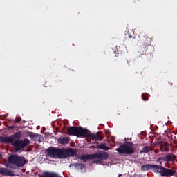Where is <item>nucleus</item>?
<instances>
[{
  "label": "nucleus",
  "mask_w": 177,
  "mask_h": 177,
  "mask_svg": "<svg viewBox=\"0 0 177 177\" xmlns=\"http://www.w3.org/2000/svg\"><path fill=\"white\" fill-rule=\"evenodd\" d=\"M21 136L19 133H16L14 136L3 138V142L4 143H12L15 146L16 151H20V150H23L30 143L28 139H25L24 141L17 140L20 139Z\"/></svg>",
  "instance_id": "obj_1"
},
{
  "label": "nucleus",
  "mask_w": 177,
  "mask_h": 177,
  "mask_svg": "<svg viewBox=\"0 0 177 177\" xmlns=\"http://www.w3.org/2000/svg\"><path fill=\"white\" fill-rule=\"evenodd\" d=\"M116 150L118 153L122 154H132L135 151V149H133V145H132V143L122 145Z\"/></svg>",
  "instance_id": "obj_2"
},
{
  "label": "nucleus",
  "mask_w": 177,
  "mask_h": 177,
  "mask_svg": "<svg viewBox=\"0 0 177 177\" xmlns=\"http://www.w3.org/2000/svg\"><path fill=\"white\" fill-rule=\"evenodd\" d=\"M107 153H97L91 155H84L82 156L83 161H88V160H106L107 158Z\"/></svg>",
  "instance_id": "obj_3"
},
{
  "label": "nucleus",
  "mask_w": 177,
  "mask_h": 177,
  "mask_svg": "<svg viewBox=\"0 0 177 177\" xmlns=\"http://www.w3.org/2000/svg\"><path fill=\"white\" fill-rule=\"evenodd\" d=\"M8 162H10V164H15L18 167H21L26 164V160L23 157L14 155L8 158Z\"/></svg>",
  "instance_id": "obj_4"
},
{
  "label": "nucleus",
  "mask_w": 177,
  "mask_h": 177,
  "mask_svg": "<svg viewBox=\"0 0 177 177\" xmlns=\"http://www.w3.org/2000/svg\"><path fill=\"white\" fill-rule=\"evenodd\" d=\"M48 156L51 158H57V157H60V149H48L47 150Z\"/></svg>",
  "instance_id": "obj_5"
},
{
  "label": "nucleus",
  "mask_w": 177,
  "mask_h": 177,
  "mask_svg": "<svg viewBox=\"0 0 177 177\" xmlns=\"http://www.w3.org/2000/svg\"><path fill=\"white\" fill-rule=\"evenodd\" d=\"M159 174H160L161 176H169L174 175V174H175V171L160 167Z\"/></svg>",
  "instance_id": "obj_6"
},
{
  "label": "nucleus",
  "mask_w": 177,
  "mask_h": 177,
  "mask_svg": "<svg viewBox=\"0 0 177 177\" xmlns=\"http://www.w3.org/2000/svg\"><path fill=\"white\" fill-rule=\"evenodd\" d=\"M0 174L1 175H5L6 176H12L13 175V172H12V171L5 168H0Z\"/></svg>",
  "instance_id": "obj_7"
},
{
  "label": "nucleus",
  "mask_w": 177,
  "mask_h": 177,
  "mask_svg": "<svg viewBox=\"0 0 177 177\" xmlns=\"http://www.w3.org/2000/svg\"><path fill=\"white\" fill-rule=\"evenodd\" d=\"M88 133V131L85 129L77 127V133L76 136H85Z\"/></svg>",
  "instance_id": "obj_8"
},
{
  "label": "nucleus",
  "mask_w": 177,
  "mask_h": 177,
  "mask_svg": "<svg viewBox=\"0 0 177 177\" xmlns=\"http://www.w3.org/2000/svg\"><path fill=\"white\" fill-rule=\"evenodd\" d=\"M78 131V128L71 127L68 129V135H74L75 136H77V133Z\"/></svg>",
  "instance_id": "obj_9"
},
{
  "label": "nucleus",
  "mask_w": 177,
  "mask_h": 177,
  "mask_svg": "<svg viewBox=\"0 0 177 177\" xmlns=\"http://www.w3.org/2000/svg\"><path fill=\"white\" fill-rule=\"evenodd\" d=\"M41 177H57V174L53 172L44 171L41 174Z\"/></svg>",
  "instance_id": "obj_10"
},
{
  "label": "nucleus",
  "mask_w": 177,
  "mask_h": 177,
  "mask_svg": "<svg viewBox=\"0 0 177 177\" xmlns=\"http://www.w3.org/2000/svg\"><path fill=\"white\" fill-rule=\"evenodd\" d=\"M161 167H159L156 165H151L150 171H153V172H160Z\"/></svg>",
  "instance_id": "obj_11"
},
{
  "label": "nucleus",
  "mask_w": 177,
  "mask_h": 177,
  "mask_svg": "<svg viewBox=\"0 0 177 177\" xmlns=\"http://www.w3.org/2000/svg\"><path fill=\"white\" fill-rule=\"evenodd\" d=\"M59 143L61 145H67L68 143V138L64 137V138H60L58 140Z\"/></svg>",
  "instance_id": "obj_12"
},
{
  "label": "nucleus",
  "mask_w": 177,
  "mask_h": 177,
  "mask_svg": "<svg viewBox=\"0 0 177 177\" xmlns=\"http://www.w3.org/2000/svg\"><path fill=\"white\" fill-rule=\"evenodd\" d=\"M176 156L175 155H167L165 156V161H174Z\"/></svg>",
  "instance_id": "obj_13"
},
{
  "label": "nucleus",
  "mask_w": 177,
  "mask_h": 177,
  "mask_svg": "<svg viewBox=\"0 0 177 177\" xmlns=\"http://www.w3.org/2000/svg\"><path fill=\"white\" fill-rule=\"evenodd\" d=\"M151 167V165H145L142 166L141 169H142V171H150Z\"/></svg>",
  "instance_id": "obj_14"
},
{
  "label": "nucleus",
  "mask_w": 177,
  "mask_h": 177,
  "mask_svg": "<svg viewBox=\"0 0 177 177\" xmlns=\"http://www.w3.org/2000/svg\"><path fill=\"white\" fill-rule=\"evenodd\" d=\"M99 149H102V150H110V148H109L107 146H106V145L104 144H101L98 146Z\"/></svg>",
  "instance_id": "obj_15"
},
{
  "label": "nucleus",
  "mask_w": 177,
  "mask_h": 177,
  "mask_svg": "<svg viewBox=\"0 0 177 177\" xmlns=\"http://www.w3.org/2000/svg\"><path fill=\"white\" fill-rule=\"evenodd\" d=\"M66 154L69 156H74V150L72 149H67Z\"/></svg>",
  "instance_id": "obj_16"
},
{
  "label": "nucleus",
  "mask_w": 177,
  "mask_h": 177,
  "mask_svg": "<svg viewBox=\"0 0 177 177\" xmlns=\"http://www.w3.org/2000/svg\"><path fill=\"white\" fill-rule=\"evenodd\" d=\"M148 151H150V148H149L148 147H145L141 150V153H148Z\"/></svg>",
  "instance_id": "obj_17"
},
{
  "label": "nucleus",
  "mask_w": 177,
  "mask_h": 177,
  "mask_svg": "<svg viewBox=\"0 0 177 177\" xmlns=\"http://www.w3.org/2000/svg\"><path fill=\"white\" fill-rule=\"evenodd\" d=\"M165 161V156L164 158H159L158 160V162H160V164H162Z\"/></svg>",
  "instance_id": "obj_18"
},
{
  "label": "nucleus",
  "mask_w": 177,
  "mask_h": 177,
  "mask_svg": "<svg viewBox=\"0 0 177 177\" xmlns=\"http://www.w3.org/2000/svg\"><path fill=\"white\" fill-rule=\"evenodd\" d=\"M91 138L92 139H97V140H102V138L99 137V136H95V135L92 136Z\"/></svg>",
  "instance_id": "obj_19"
},
{
  "label": "nucleus",
  "mask_w": 177,
  "mask_h": 177,
  "mask_svg": "<svg viewBox=\"0 0 177 177\" xmlns=\"http://www.w3.org/2000/svg\"><path fill=\"white\" fill-rule=\"evenodd\" d=\"M79 168H81L82 169H85V166L82 164L77 165Z\"/></svg>",
  "instance_id": "obj_20"
},
{
  "label": "nucleus",
  "mask_w": 177,
  "mask_h": 177,
  "mask_svg": "<svg viewBox=\"0 0 177 177\" xmlns=\"http://www.w3.org/2000/svg\"><path fill=\"white\" fill-rule=\"evenodd\" d=\"M93 162L95 164H100H100H102V161H94Z\"/></svg>",
  "instance_id": "obj_21"
},
{
  "label": "nucleus",
  "mask_w": 177,
  "mask_h": 177,
  "mask_svg": "<svg viewBox=\"0 0 177 177\" xmlns=\"http://www.w3.org/2000/svg\"><path fill=\"white\" fill-rule=\"evenodd\" d=\"M145 96H146V95H142L143 100H147V99H146V98L145 97Z\"/></svg>",
  "instance_id": "obj_22"
},
{
  "label": "nucleus",
  "mask_w": 177,
  "mask_h": 177,
  "mask_svg": "<svg viewBox=\"0 0 177 177\" xmlns=\"http://www.w3.org/2000/svg\"><path fill=\"white\" fill-rule=\"evenodd\" d=\"M6 167H10V166H9V165H6Z\"/></svg>",
  "instance_id": "obj_23"
}]
</instances>
